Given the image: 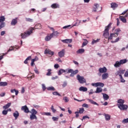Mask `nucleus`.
Returning a JSON list of instances; mask_svg holds the SVG:
<instances>
[{"instance_id":"f257e3e1","label":"nucleus","mask_w":128,"mask_h":128,"mask_svg":"<svg viewBox=\"0 0 128 128\" xmlns=\"http://www.w3.org/2000/svg\"><path fill=\"white\" fill-rule=\"evenodd\" d=\"M112 24V23L110 22L108 26H106L105 27V30L104 32L103 36H104L106 38H107L110 35L109 30Z\"/></svg>"},{"instance_id":"f03ea898","label":"nucleus","mask_w":128,"mask_h":128,"mask_svg":"<svg viewBox=\"0 0 128 128\" xmlns=\"http://www.w3.org/2000/svg\"><path fill=\"white\" fill-rule=\"evenodd\" d=\"M34 28H31L29 29V30L27 32H25L24 33H22L20 34L22 38L24 39L26 38L27 36H30L32 33V32L34 30Z\"/></svg>"},{"instance_id":"7ed1b4c3","label":"nucleus","mask_w":128,"mask_h":128,"mask_svg":"<svg viewBox=\"0 0 128 128\" xmlns=\"http://www.w3.org/2000/svg\"><path fill=\"white\" fill-rule=\"evenodd\" d=\"M68 70L67 72L68 73H71V74H70V76L71 77H73L76 74H77L78 72V70H75L74 71V70L72 69H66Z\"/></svg>"},{"instance_id":"20e7f679","label":"nucleus","mask_w":128,"mask_h":128,"mask_svg":"<svg viewBox=\"0 0 128 128\" xmlns=\"http://www.w3.org/2000/svg\"><path fill=\"white\" fill-rule=\"evenodd\" d=\"M76 78L80 84H84L86 82V80L84 76H81L80 75L78 74L76 76Z\"/></svg>"},{"instance_id":"39448f33","label":"nucleus","mask_w":128,"mask_h":128,"mask_svg":"<svg viewBox=\"0 0 128 128\" xmlns=\"http://www.w3.org/2000/svg\"><path fill=\"white\" fill-rule=\"evenodd\" d=\"M118 106L121 110H126L128 108V106L124 104H118Z\"/></svg>"},{"instance_id":"423d86ee","label":"nucleus","mask_w":128,"mask_h":128,"mask_svg":"<svg viewBox=\"0 0 128 128\" xmlns=\"http://www.w3.org/2000/svg\"><path fill=\"white\" fill-rule=\"evenodd\" d=\"M126 72V70H120L116 72V75L118 76L119 75L120 77L122 78V74H124Z\"/></svg>"},{"instance_id":"0eeeda50","label":"nucleus","mask_w":128,"mask_h":128,"mask_svg":"<svg viewBox=\"0 0 128 128\" xmlns=\"http://www.w3.org/2000/svg\"><path fill=\"white\" fill-rule=\"evenodd\" d=\"M21 110H23L24 112H26V114H28V112H30L28 108L26 106H22L21 108Z\"/></svg>"},{"instance_id":"6e6552de","label":"nucleus","mask_w":128,"mask_h":128,"mask_svg":"<svg viewBox=\"0 0 128 128\" xmlns=\"http://www.w3.org/2000/svg\"><path fill=\"white\" fill-rule=\"evenodd\" d=\"M92 85L94 86H101V87H104V84L102 83V82H96V83H94V84H92Z\"/></svg>"},{"instance_id":"1a4fd4ad","label":"nucleus","mask_w":128,"mask_h":128,"mask_svg":"<svg viewBox=\"0 0 128 128\" xmlns=\"http://www.w3.org/2000/svg\"><path fill=\"white\" fill-rule=\"evenodd\" d=\"M53 34H48V36L45 38V40L46 42L50 41L51 38L53 37Z\"/></svg>"},{"instance_id":"9d476101","label":"nucleus","mask_w":128,"mask_h":128,"mask_svg":"<svg viewBox=\"0 0 128 128\" xmlns=\"http://www.w3.org/2000/svg\"><path fill=\"white\" fill-rule=\"evenodd\" d=\"M107 70H108L105 66H104V68H100L98 70V71L100 73H106Z\"/></svg>"},{"instance_id":"9b49d317","label":"nucleus","mask_w":128,"mask_h":128,"mask_svg":"<svg viewBox=\"0 0 128 128\" xmlns=\"http://www.w3.org/2000/svg\"><path fill=\"white\" fill-rule=\"evenodd\" d=\"M58 54L60 58L64 57L65 54V50L64 49L62 50L60 52H58Z\"/></svg>"},{"instance_id":"f8f14e48","label":"nucleus","mask_w":128,"mask_h":128,"mask_svg":"<svg viewBox=\"0 0 128 128\" xmlns=\"http://www.w3.org/2000/svg\"><path fill=\"white\" fill-rule=\"evenodd\" d=\"M45 54H48L50 56H53L54 54V52L51 51L50 50L46 49L44 51Z\"/></svg>"},{"instance_id":"ddd939ff","label":"nucleus","mask_w":128,"mask_h":128,"mask_svg":"<svg viewBox=\"0 0 128 128\" xmlns=\"http://www.w3.org/2000/svg\"><path fill=\"white\" fill-rule=\"evenodd\" d=\"M118 34L117 32H115L114 34H110V36L108 38V40H112V37H117L118 36Z\"/></svg>"},{"instance_id":"4468645a","label":"nucleus","mask_w":128,"mask_h":128,"mask_svg":"<svg viewBox=\"0 0 128 128\" xmlns=\"http://www.w3.org/2000/svg\"><path fill=\"white\" fill-rule=\"evenodd\" d=\"M62 42L66 44H70L72 42V39L63 40H62Z\"/></svg>"},{"instance_id":"2eb2a0df","label":"nucleus","mask_w":128,"mask_h":128,"mask_svg":"<svg viewBox=\"0 0 128 128\" xmlns=\"http://www.w3.org/2000/svg\"><path fill=\"white\" fill-rule=\"evenodd\" d=\"M18 18H16L12 20L10 24L12 26H15L18 22Z\"/></svg>"},{"instance_id":"dca6fc26","label":"nucleus","mask_w":128,"mask_h":128,"mask_svg":"<svg viewBox=\"0 0 128 128\" xmlns=\"http://www.w3.org/2000/svg\"><path fill=\"white\" fill-rule=\"evenodd\" d=\"M109 76L107 72H104V74H102V80H106Z\"/></svg>"},{"instance_id":"f3484780","label":"nucleus","mask_w":128,"mask_h":128,"mask_svg":"<svg viewBox=\"0 0 128 128\" xmlns=\"http://www.w3.org/2000/svg\"><path fill=\"white\" fill-rule=\"evenodd\" d=\"M102 94H103V98L104 100H108L110 98L108 95L107 94L102 93Z\"/></svg>"},{"instance_id":"a211bd4d","label":"nucleus","mask_w":128,"mask_h":128,"mask_svg":"<svg viewBox=\"0 0 128 128\" xmlns=\"http://www.w3.org/2000/svg\"><path fill=\"white\" fill-rule=\"evenodd\" d=\"M118 7V4L115 2H112L111 4V8H112L114 10L116 8Z\"/></svg>"},{"instance_id":"6ab92c4d","label":"nucleus","mask_w":128,"mask_h":128,"mask_svg":"<svg viewBox=\"0 0 128 128\" xmlns=\"http://www.w3.org/2000/svg\"><path fill=\"white\" fill-rule=\"evenodd\" d=\"M42 28V27L41 24H38L35 25L34 28H34V29H41Z\"/></svg>"},{"instance_id":"aec40b11","label":"nucleus","mask_w":128,"mask_h":128,"mask_svg":"<svg viewBox=\"0 0 128 128\" xmlns=\"http://www.w3.org/2000/svg\"><path fill=\"white\" fill-rule=\"evenodd\" d=\"M67 71V70L60 69L58 72V75L60 76L63 72H66Z\"/></svg>"},{"instance_id":"412c9836","label":"nucleus","mask_w":128,"mask_h":128,"mask_svg":"<svg viewBox=\"0 0 128 128\" xmlns=\"http://www.w3.org/2000/svg\"><path fill=\"white\" fill-rule=\"evenodd\" d=\"M15 118V120H17L18 116H19V113L18 111H16L14 114H13Z\"/></svg>"},{"instance_id":"4be33fe9","label":"nucleus","mask_w":128,"mask_h":128,"mask_svg":"<svg viewBox=\"0 0 128 128\" xmlns=\"http://www.w3.org/2000/svg\"><path fill=\"white\" fill-rule=\"evenodd\" d=\"M128 62V60L126 59L121 60H120V62L121 65L126 63Z\"/></svg>"},{"instance_id":"5701e85b","label":"nucleus","mask_w":128,"mask_h":128,"mask_svg":"<svg viewBox=\"0 0 128 128\" xmlns=\"http://www.w3.org/2000/svg\"><path fill=\"white\" fill-rule=\"evenodd\" d=\"M30 119L31 120H37V117L36 115L31 114L30 116Z\"/></svg>"},{"instance_id":"b1692460","label":"nucleus","mask_w":128,"mask_h":128,"mask_svg":"<svg viewBox=\"0 0 128 128\" xmlns=\"http://www.w3.org/2000/svg\"><path fill=\"white\" fill-rule=\"evenodd\" d=\"M121 65L122 64H121L120 62H120L116 61V62L115 64H114V67L117 68L120 67Z\"/></svg>"},{"instance_id":"393cba45","label":"nucleus","mask_w":128,"mask_h":128,"mask_svg":"<svg viewBox=\"0 0 128 128\" xmlns=\"http://www.w3.org/2000/svg\"><path fill=\"white\" fill-rule=\"evenodd\" d=\"M10 106H11V103L8 102L6 105H5L3 106V109L4 110H6L7 108H10Z\"/></svg>"},{"instance_id":"a878e982","label":"nucleus","mask_w":128,"mask_h":128,"mask_svg":"<svg viewBox=\"0 0 128 128\" xmlns=\"http://www.w3.org/2000/svg\"><path fill=\"white\" fill-rule=\"evenodd\" d=\"M88 100L89 102L92 104H96V106H98V103H96V102H94L93 100L91 99H87Z\"/></svg>"},{"instance_id":"bb28decb","label":"nucleus","mask_w":128,"mask_h":128,"mask_svg":"<svg viewBox=\"0 0 128 128\" xmlns=\"http://www.w3.org/2000/svg\"><path fill=\"white\" fill-rule=\"evenodd\" d=\"M94 6V7L92 10V12H96L99 7V5L98 4H95Z\"/></svg>"},{"instance_id":"cd10ccee","label":"nucleus","mask_w":128,"mask_h":128,"mask_svg":"<svg viewBox=\"0 0 128 128\" xmlns=\"http://www.w3.org/2000/svg\"><path fill=\"white\" fill-rule=\"evenodd\" d=\"M52 8L56 9L59 8V5L56 4H54L51 6Z\"/></svg>"},{"instance_id":"c85d7f7f","label":"nucleus","mask_w":128,"mask_h":128,"mask_svg":"<svg viewBox=\"0 0 128 128\" xmlns=\"http://www.w3.org/2000/svg\"><path fill=\"white\" fill-rule=\"evenodd\" d=\"M102 92V89L100 88H97L96 91L95 92L96 94H100Z\"/></svg>"},{"instance_id":"c756f323","label":"nucleus","mask_w":128,"mask_h":128,"mask_svg":"<svg viewBox=\"0 0 128 128\" xmlns=\"http://www.w3.org/2000/svg\"><path fill=\"white\" fill-rule=\"evenodd\" d=\"M79 90L80 91L86 92L88 90V88L86 87L81 86Z\"/></svg>"},{"instance_id":"7c9ffc66","label":"nucleus","mask_w":128,"mask_h":128,"mask_svg":"<svg viewBox=\"0 0 128 128\" xmlns=\"http://www.w3.org/2000/svg\"><path fill=\"white\" fill-rule=\"evenodd\" d=\"M42 116H51V113L49 112H41Z\"/></svg>"},{"instance_id":"2f4dec72","label":"nucleus","mask_w":128,"mask_h":128,"mask_svg":"<svg viewBox=\"0 0 128 128\" xmlns=\"http://www.w3.org/2000/svg\"><path fill=\"white\" fill-rule=\"evenodd\" d=\"M85 50L84 49V48H80V49H79L77 52H76L78 54H82L84 52Z\"/></svg>"},{"instance_id":"473e14b6","label":"nucleus","mask_w":128,"mask_h":128,"mask_svg":"<svg viewBox=\"0 0 128 128\" xmlns=\"http://www.w3.org/2000/svg\"><path fill=\"white\" fill-rule=\"evenodd\" d=\"M84 40V42H83V44H82V48H83L84 46H86L88 42L86 39Z\"/></svg>"},{"instance_id":"72a5a7b5","label":"nucleus","mask_w":128,"mask_h":128,"mask_svg":"<svg viewBox=\"0 0 128 128\" xmlns=\"http://www.w3.org/2000/svg\"><path fill=\"white\" fill-rule=\"evenodd\" d=\"M105 117L106 120H110V116L108 114H105Z\"/></svg>"},{"instance_id":"f704fd0d","label":"nucleus","mask_w":128,"mask_h":128,"mask_svg":"<svg viewBox=\"0 0 128 128\" xmlns=\"http://www.w3.org/2000/svg\"><path fill=\"white\" fill-rule=\"evenodd\" d=\"M120 19L122 20L123 22L126 23V20L123 16H120Z\"/></svg>"},{"instance_id":"c9c22d12","label":"nucleus","mask_w":128,"mask_h":128,"mask_svg":"<svg viewBox=\"0 0 128 128\" xmlns=\"http://www.w3.org/2000/svg\"><path fill=\"white\" fill-rule=\"evenodd\" d=\"M31 112H32V114H34V115L37 114L38 112L35 109L32 108Z\"/></svg>"},{"instance_id":"e433bc0d","label":"nucleus","mask_w":128,"mask_h":128,"mask_svg":"<svg viewBox=\"0 0 128 128\" xmlns=\"http://www.w3.org/2000/svg\"><path fill=\"white\" fill-rule=\"evenodd\" d=\"M8 85V83L6 82H0V86H6Z\"/></svg>"},{"instance_id":"4c0bfd02","label":"nucleus","mask_w":128,"mask_h":128,"mask_svg":"<svg viewBox=\"0 0 128 128\" xmlns=\"http://www.w3.org/2000/svg\"><path fill=\"white\" fill-rule=\"evenodd\" d=\"M118 104H124V100L122 99H120L118 101Z\"/></svg>"},{"instance_id":"58836bf2","label":"nucleus","mask_w":128,"mask_h":128,"mask_svg":"<svg viewBox=\"0 0 128 128\" xmlns=\"http://www.w3.org/2000/svg\"><path fill=\"white\" fill-rule=\"evenodd\" d=\"M5 18L4 16H0V22H4V21H5Z\"/></svg>"},{"instance_id":"ea45409f","label":"nucleus","mask_w":128,"mask_h":128,"mask_svg":"<svg viewBox=\"0 0 128 128\" xmlns=\"http://www.w3.org/2000/svg\"><path fill=\"white\" fill-rule=\"evenodd\" d=\"M100 39L98 38L96 40H93L92 42V44H96V42H98L100 41Z\"/></svg>"},{"instance_id":"a19ab883","label":"nucleus","mask_w":128,"mask_h":128,"mask_svg":"<svg viewBox=\"0 0 128 128\" xmlns=\"http://www.w3.org/2000/svg\"><path fill=\"white\" fill-rule=\"evenodd\" d=\"M4 26H5V22H2L0 24V30L2 29V28H4Z\"/></svg>"},{"instance_id":"79ce46f5","label":"nucleus","mask_w":128,"mask_h":128,"mask_svg":"<svg viewBox=\"0 0 128 128\" xmlns=\"http://www.w3.org/2000/svg\"><path fill=\"white\" fill-rule=\"evenodd\" d=\"M48 73L46 74V76H50V74H52V70L51 69H48Z\"/></svg>"},{"instance_id":"37998d69","label":"nucleus","mask_w":128,"mask_h":128,"mask_svg":"<svg viewBox=\"0 0 128 128\" xmlns=\"http://www.w3.org/2000/svg\"><path fill=\"white\" fill-rule=\"evenodd\" d=\"M52 94H54V96H61L58 92H53Z\"/></svg>"},{"instance_id":"c03bdc74","label":"nucleus","mask_w":128,"mask_h":128,"mask_svg":"<svg viewBox=\"0 0 128 128\" xmlns=\"http://www.w3.org/2000/svg\"><path fill=\"white\" fill-rule=\"evenodd\" d=\"M48 90H55V88L53 86H50L47 88Z\"/></svg>"},{"instance_id":"a18cd8bd","label":"nucleus","mask_w":128,"mask_h":128,"mask_svg":"<svg viewBox=\"0 0 128 128\" xmlns=\"http://www.w3.org/2000/svg\"><path fill=\"white\" fill-rule=\"evenodd\" d=\"M50 108H51V110H52V112H54V114H55V112H56V110H55V109L54 108L53 105Z\"/></svg>"},{"instance_id":"49530a36","label":"nucleus","mask_w":128,"mask_h":128,"mask_svg":"<svg viewBox=\"0 0 128 128\" xmlns=\"http://www.w3.org/2000/svg\"><path fill=\"white\" fill-rule=\"evenodd\" d=\"M63 100H64V102H68V100H69L68 98L66 97V96L64 97Z\"/></svg>"},{"instance_id":"de8ad7c7","label":"nucleus","mask_w":128,"mask_h":128,"mask_svg":"<svg viewBox=\"0 0 128 128\" xmlns=\"http://www.w3.org/2000/svg\"><path fill=\"white\" fill-rule=\"evenodd\" d=\"M52 119L53 120L54 122H58V118L53 116L52 118Z\"/></svg>"},{"instance_id":"09e8293b","label":"nucleus","mask_w":128,"mask_h":128,"mask_svg":"<svg viewBox=\"0 0 128 128\" xmlns=\"http://www.w3.org/2000/svg\"><path fill=\"white\" fill-rule=\"evenodd\" d=\"M84 112V108H80L79 113L80 114H83Z\"/></svg>"},{"instance_id":"8fccbe9b","label":"nucleus","mask_w":128,"mask_h":128,"mask_svg":"<svg viewBox=\"0 0 128 128\" xmlns=\"http://www.w3.org/2000/svg\"><path fill=\"white\" fill-rule=\"evenodd\" d=\"M8 112V110H4L2 112V114H4V116H6V114H7Z\"/></svg>"},{"instance_id":"3c124183","label":"nucleus","mask_w":128,"mask_h":128,"mask_svg":"<svg viewBox=\"0 0 128 128\" xmlns=\"http://www.w3.org/2000/svg\"><path fill=\"white\" fill-rule=\"evenodd\" d=\"M122 122L123 124H128V118L126 119H124L122 121Z\"/></svg>"},{"instance_id":"603ef678","label":"nucleus","mask_w":128,"mask_h":128,"mask_svg":"<svg viewBox=\"0 0 128 128\" xmlns=\"http://www.w3.org/2000/svg\"><path fill=\"white\" fill-rule=\"evenodd\" d=\"M26 20L28 22H32L33 20L30 18H26Z\"/></svg>"},{"instance_id":"864d4df0","label":"nucleus","mask_w":128,"mask_h":128,"mask_svg":"<svg viewBox=\"0 0 128 128\" xmlns=\"http://www.w3.org/2000/svg\"><path fill=\"white\" fill-rule=\"evenodd\" d=\"M120 40V38H118L115 41H113L112 40L111 42L112 43H115V42H118Z\"/></svg>"},{"instance_id":"5fc2aeb1","label":"nucleus","mask_w":128,"mask_h":128,"mask_svg":"<svg viewBox=\"0 0 128 128\" xmlns=\"http://www.w3.org/2000/svg\"><path fill=\"white\" fill-rule=\"evenodd\" d=\"M48 28H50V30H52L54 33H57V31L54 32V30L53 28H50V26H48Z\"/></svg>"},{"instance_id":"6e6d98bb","label":"nucleus","mask_w":128,"mask_h":128,"mask_svg":"<svg viewBox=\"0 0 128 128\" xmlns=\"http://www.w3.org/2000/svg\"><path fill=\"white\" fill-rule=\"evenodd\" d=\"M79 114L80 113L78 112H75V114H76V118H78Z\"/></svg>"},{"instance_id":"4d7b16f0","label":"nucleus","mask_w":128,"mask_h":128,"mask_svg":"<svg viewBox=\"0 0 128 128\" xmlns=\"http://www.w3.org/2000/svg\"><path fill=\"white\" fill-rule=\"evenodd\" d=\"M82 106L84 108H88V105L86 104H82Z\"/></svg>"},{"instance_id":"13d9d810","label":"nucleus","mask_w":128,"mask_h":128,"mask_svg":"<svg viewBox=\"0 0 128 128\" xmlns=\"http://www.w3.org/2000/svg\"><path fill=\"white\" fill-rule=\"evenodd\" d=\"M124 76L125 77H128V70L124 74Z\"/></svg>"},{"instance_id":"bf43d9fd","label":"nucleus","mask_w":128,"mask_h":128,"mask_svg":"<svg viewBox=\"0 0 128 128\" xmlns=\"http://www.w3.org/2000/svg\"><path fill=\"white\" fill-rule=\"evenodd\" d=\"M86 118H90V117L87 116H84L82 117V120H86Z\"/></svg>"},{"instance_id":"052dcab7","label":"nucleus","mask_w":128,"mask_h":128,"mask_svg":"<svg viewBox=\"0 0 128 128\" xmlns=\"http://www.w3.org/2000/svg\"><path fill=\"white\" fill-rule=\"evenodd\" d=\"M70 26H71L70 25H68V26H64L63 27V28H64V29L68 28H70Z\"/></svg>"},{"instance_id":"680f3d73","label":"nucleus","mask_w":128,"mask_h":128,"mask_svg":"<svg viewBox=\"0 0 128 128\" xmlns=\"http://www.w3.org/2000/svg\"><path fill=\"white\" fill-rule=\"evenodd\" d=\"M24 92H25V88L24 87H22V91H21L22 94H24Z\"/></svg>"},{"instance_id":"e2e57ef3","label":"nucleus","mask_w":128,"mask_h":128,"mask_svg":"<svg viewBox=\"0 0 128 128\" xmlns=\"http://www.w3.org/2000/svg\"><path fill=\"white\" fill-rule=\"evenodd\" d=\"M42 90H45L46 89V87L45 86V85L44 84H42Z\"/></svg>"},{"instance_id":"0e129e2a","label":"nucleus","mask_w":128,"mask_h":128,"mask_svg":"<svg viewBox=\"0 0 128 128\" xmlns=\"http://www.w3.org/2000/svg\"><path fill=\"white\" fill-rule=\"evenodd\" d=\"M120 78L121 82H125L126 80L123 78L122 76V77H120Z\"/></svg>"},{"instance_id":"69168bd1","label":"nucleus","mask_w":128,"mask_h":128,"mask_svg":"<svg viewBox=\"0 0 128 128\" xmlns=\"http://www.w3.org/2000/svg\"><path fill=\"white\" fill-rule=\"evenodd\" d=\"M116 20H117V26H119L120 25V20L118 18H116Z\"/></svg>"},{"instance_id":"338daca9","label":"nucleus","mask_w":128,"mask_h":128,"mask_svg":"<svg viewBox=\"0 0 128 128\" xmlns=\"http://www.w3.org/2000/svg\"><path fill=\"white\" fill-rule=\"evenodd\" d=\"M120 31H121V30H120V28L116 29V33H118V32H120Z\"/></svg>"},{"instance_id":"774afa93","label":"nucleus","mask_w":128,"mask_h":128,"mask_svg":"<svg viewBox=\"0 0 128 128\" xmlns=\"http://www.w3.org/2000/svg\"><path fill=\"white\" fill-rule=\"evenodd\" d=\"M54 67L56 68H59V65L58 64H56L54 66Z\"/></svg>"}]
</instances>
